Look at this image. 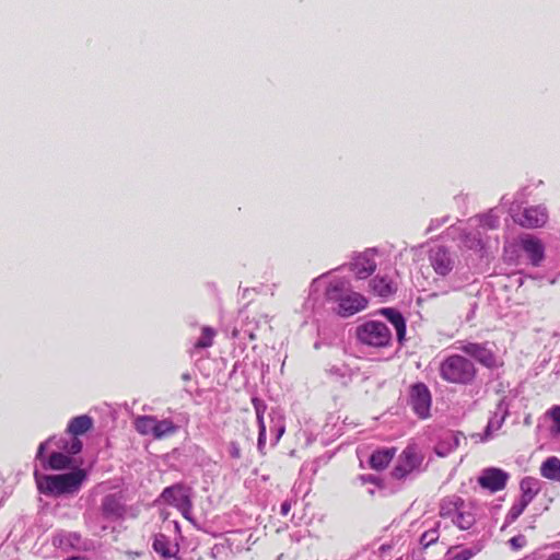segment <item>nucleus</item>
<instances>
[{"label":"nucleus","instance_id":"f257e3e1","mask_svg":"<svg viewBox=\"0 0 560 560\" xmlns=\"http://www.w3.org/2000/svg\"><path fill=\"white\" fill-rule=\"evenodd\" d=\"M438 372L444 382L464 386L474 384L478 375L475 363L458 353H453L442 359L439 363Z\"/></svg>","mask_w":560,"mask_h":560},{"label":"nucleus","instance_id":"f03ea898","mask_svg":"<svg viewBox=\"0 0 560 560\" xmlns=\"http://www.w3.org/2000/svg\"><path fill=\"white\" fill-rule=\"evenodd\" d=\"M88 474L82 468H77L67 474L43 476L37 480L39 492L60 497L77 493L86 480Z\"/></svg>","mask_w":560,"mask_h":560},{"label":"nucleus","instance_id":"7ed1b4c3","mask_svg":"<svg viewBox=\"0 0 560 560\" xmlns=\"http://www.w3.org/2000/svg\"><path fill=\"white\" fill-rule=\"evenodd\" d=\"M439 516L448 520L460 530H467L476 522L472 508L459 495L453 494L441 500L439 505Z\"/></svg>","mask_w":560,"mask_h":560},{"label":"nucleus","instance_id":"20e7f679","mask_svg":"<svg viewBox=\"0 0 560 560\" xmlns=\"http://www.w3.org/2000/svg\"><path fill=\"white\" fill-rule=\"evenodd\" d=\"M328 302L337 303V314L342 317L352 316L368 306V300L360 293L346 289L342 283L330 284L326 289Z\"/></svg>","mask_w":560,"mask_h":560},{"label":"nucleus","instance_id":"39448f33","mask_svg":"<svg viewBox=\"0 0 560 560\" xmlns=\"http://www.w3.org/2000/svg\"><path fill=\"white\" fill-rule=\"evenodd\" d=\"M358 340L366 346L384 348L390 345L392 332L386 324L378 320H369L355 329Z\"/></svg>","mask_w":560,"mask_h":560},{"label":"nucleus","instance_id":"423d86ee","mask_svg":"<svg viewBox=\"0 0 560 560\" xmlns=\"http://www.w3.org/2000/svg\"><path fill=\"white\" fill-rule=\"evenodd\" d=\"M424 456L416 444L407 445L398 457L397 464L393 469V477L401 479L418 469Z\"/></svg>","mask_w":560,"mask_h":560},{"label":"nucleus","instance_id":"0eeeda50","mask_svg":"<svg viewBox=\"0 0 560 560\" xmlns=\"http://www.w3.org/2000/svg\"><path fill=\"white\" fill-rule=\"evenodd\" d=\"M457 350L464 352L475 359L481 365L488 369H495L501 363L494 351L488 347L487 342H465L456 347Z\"/></svg>","mask_w":560,"mask_h":560},{"label":"nucleus","instance_id":"6e6552de","mask_svg":"<svg viewBox=\"0 0 560 560\" xmlns=\"http://www.w3.org/2000/svg\"><path fill=\"white\" fill-rule=\"evenodd\" d=\"M548 218V210L542 205L525 207L513 215L514 222L524 229L541 228L547 223Z\"/></svg>","mask_w":560,"mask_h":560},{"label":"nucleus","instance_id":"1a4fd4ad","mask_svg":"<svg viewBox=\"0 0 560 560\" xmlns=\"http://www.w3.org/2000/svg\"><path fill=\"white\" fill-rule=\"evenodd\" d=\"M510 479L509 472L498 467H489L481 470L477 479L478 485L491 493L505 489Z\"/></svg>","mask_w":560,"mask_h":560},{"label":"nucleus","instance_id":"9d476101","mask_svg":"<svg viewBox=\"0 0 560 560\" xmlns=\"http://www.w3.org/2000/svg\"><path fill=\"white\" fill-rule=\"evenodd\" d=\"M431 401V393L425 384L418 383L411 386L409 402L413 412L420 419L430 417Z\"/></svg>","mask_w":560,"mask_h":560},{"label":"nucleus","instance_id":"9b49d317","mask_svg":"<svg viewBox=\"0 0 560 560\" xmlns=\"http://www.w3.org/2000/svg\"><path fill=\"white\" fill-rule=\"evenodd\" d=\"M374 256V250H365L353 258L350 269L358 279H366L375 271L377 265Z\"/></svg>","mask_w":560,"mask_h":560},{"label":"nucleus","instance_id":"f8f14e48","mask_svg":"<svg viewBox=\"0 0 560 560\" xmlns=\"http://www.w3.org/2000/svg\"><path fill=\"white\" fill-rule=\"evenodd\" d=\"M160 498L167 504L178 508L190 499V489L183 483L166 487Z\"/></svg>","mask_w":560,"mask_h":560},{"label":"nucleus","instance_id":"ddd939ff","mask_svg":"<svg viewBox=\"0 0 560 560\" xmlns=\"http://www.w3.org/2000/svg\"><path fill=\"white\" fill-rule=\"evenodd\" d=\"M521 248L526 253L530 262L538 266L545 257V248L540 240L526 235L521 238Z\"/></svg>","mask_w":560,"mask_h":560},{"label":"nucleus","instance_id":"4468645a","mask_svg":"<svg viewBox=\"0 0 560 560\" xmlns=\"http://www.w3.org/2000/svg\"><path fill=\"white\" fill-rule=\"evenodd\" d=\"M431 265L436 273L446 276L453 269V261L450 253L444 247H438L431 252Z\"/></svg>","mask_w":560,"mask_h":560},{"label":"nucleus","instance_id":"2eb2a0df","mask_svg":"<svg viewBox=\"0 0 560 560\" xmlns=\"http://www.w3.org/2000/svg\"><path fill=\"white\" fill-rule=\"evenodd\" d=\"M371 291L382 298L388 299L393 296L397 292V284L387 276H376L374 277L370 283Z\"/></svg>","mask_w":560,"mask_h":560},{"label":"nucleus","instance_id":"dca6fc26","mask_svg":"<svg viewBox=\"0 0 560 560\" xmlns=\"http://www.w3.org/2000/svg\"><path fill=\"white\" fill-rule=\"evenodd\" d=\"M380 314L393 324L396 329L397 339L401 342L406 335V320L401 313L392 307H384L380 310Z\"/></svg>","mask_w":560,"mask_h":560},{"label":"nucleus","instance_id":"f3484780","mask_svg":"<svg viewBox=\"0 0 560 560\" xmlns=\"http://www.w3.org/2000/svg\"><path fill=\"white\" fill-rule=\"evenodd\" d=\"M396 454V448H382L373 452L370 456V467L374 470H384Z\"/></svg>","mask_w":560,"mask_h":560},{"label":"nucleus","instance_id":"a211bd4d","mask_svg":"<svg viewBox=\"0 0 560 560\" xmlns=\"http://www.w3.org/2000/svg\"><path fill=\"white\" fill-rule=\"evenodd\" d=\"M94 421L88 415L77 416L70 419L67 425V433L70 435H82L93 429Z\"/></svg>","mask_w":560,"mask_h":560},{"label":"nucleus","instance_id":"6ab92c4d","mask_svg":"<svg viewBox=\"0 0 560 560\" xmlns=\"http://www.w3.org/2000/svg\"><path fill=\"white\" fill-rule=\"evenodd\" d=\"M102 513L107 518H118L124 514V506L115 494H107L101 504Z\"/></svg>","mask_w":560,"mask_h":560},{"label":"nucleus","instance_id":"aec40b11","mask_svg":"<svg viewBox=\"0 0 560 560\" xmlns=\"http://www.w3.org/2000/svg\"><path fill=\"white\" fill-rule=\"evenodd\" d=\"M520 488L522 491L520 499L529 504L540 491V482L537 478L525 477L521 480Z\"/></svg>","mask_w":560,"mask_h":560},{"label":"nucleus","instance_id":"412c9836","mask_svg":"<svg viewBox=\"0 0 560 560\" xmlns=\"http://www.w3.org/2000/svg\"><path fill=\"white\" fill-rule=\"evenodd\" d=\"M540 475L550 480L560 478V459L556 456L548 457L540 466Z\"/></svg>","mask_w":560,"mask_h":560},{"label":"nucleus","instance_id":"4be33fe9","mask_svg":"<svg viewBox=\"0 0 560 560\" xmlns=\"http://www.w3.org/2000/svg\"><path fill=\"white\" fill-rule=\"evenodd\" d=\"M177 432V425L171 419H155L153 438L162 440Z\"/></svg>","mask_w":560,"mask_h":560},{"label":"nucleus","instance_id":"5701e85b","mask_svg":"<svg viewBox=\"0 0 560 560\" xmlns=\"http://www.w3.org/2000/svg\"><path fill=\"white\" fill-rule=\"evenodd\" d=\"M155 417L153 416H139L135 420V428L141 435H152L154 432Z\"/></svg>","mask_w":560,"mask_h":560},{"label":"nucleus","instance_id":"b1692460","mask_svg":"<svg viewBox=\"0 0 560 560\" xmlns=\"http://www.w3.org/2000/svg\"><path fill=\"white\" fill-rule=\"evenodd\" d=\"M48 465L54 470H63L72 465V459L68 454L54 452L49 456Z\"/></svg>","mask_w":560,"mask_h":560},{"label":"nucleus","instance_id":"393cba45","mask_svg":"<svg viewBox=\"0 0 560 560\" xmlns=\"http://www.w3.org/2000/svg\"><path fill=\"white\" fill-rule=\"evenodd\" d=\"M152 547L154 551L163 558H171L173 556L168 538L163 534L155 535Z\"/></svg>","mask_w":560,"mask_h":560},{"label":"nucleus","instance_id":"a878e982","mask_svg":"<svg viewBox=\"0 0 560 560\" xmlns=\"http://www.w3.org/2000/svg\"><path fill=\"white\" fill-rule=\"evenodd\" d=\"M447 443L448 445L445 446V442L441 441L436 446H435V453L440 456V457H444L446 456L450 452H452L453 450H455L458 444H459V439L454 434V433H450L447 436Z\"/></svg>","mask_w":560,"mask_h":560},{"label":"nucleus","instance_id":"bb28decb","mask_svg":"<svg viewBox=\"0 0 560 560\" xmlns=\"http://www.w3.org/2000/svg\"><path fill=\"white\" fill-rule=\"evenodd\" d=\"M215 336V330L211 327H203L201 330V337L195 343L196 349H205L210 348L213 345V338Z\"/></svg>","mask_w":560,"mask_h":560},{"label":"nucleus","instance_id":"cd10ccee","mask_svg":"<svg viewBox=\"0 0 560 560\" xmlns=\"http://www.w3.org/2000/svg\"><path fill=\"white\" fill-rule=\"evenodd\" d=\"M527 506V502L523 501L522 499H518L510 508L506 514V522L514 523L523 514Z\"/></svg>","mask_w":560,"mask_h":560},{"label":"nucleus","instance_id":"c85d7f7f","mask_svg":"<svg viewBox=\"0 0 560 560\" xmlns=\"http://www.w3.org/2000/svg\"><path fill=\"white\" fill-rule=\"evenodd\" d=\"M439 523L435 527L425 530L420 537V544L423 548H428L439 540Z\"/></svg>","mask_w":560,"mask_h":560},{"label":"nucleus","instance_id":"c756f323","mask_svg":"<svg viewBox=\"0 0 560 560\" xmlns=\"http://www.w3.org/2000/svg\"><path fill=\"white\" fill-rule=\"evenodd\" d=\"M457 547H452L448 549L445 555L446 560H470L476 555V552L471 549H463L454 553Z\"/></svg>","mask_w":560,"mask_h":560},{"label":"nucleus","instance_id":"7c9ffc66","mask_svg":"<svg viewBox=\"0 0 560 560\" xmlns=\"http://www.w3.org/2000/svg\"><path fill=\"white\" fill-rule=\"evenodd\" d=\"M72 439L69 443H66L62 448L68 453V454H71V455H75V454H79L81 451H82V442L81 440L79 439V436H75V435H71Z\"/></svg>","mask_w":560,"mask_h":560},{"label":"nucleus","instance_id":"2f4dec72","mask_svg":"<svg viewBox=\"0 0 560 560\" xmlns=\"http://www.w3.org/2000/svg\"><path fill=\"white\" fill-rule=\"evenodd\" d=\"M555 423V432L560 433V406H552L546 413Z\"/></svg>","mask_w":560,"mask_h":560},{"label":"nucleus","instance_id":"473e14b6","mask_svg":"<svg viewBox=\"0 0 560 560\" xmlns=\"http://www.w3.org/2000/svg\"><path fill=\"white\" fill-rule=\"evenodd\" d=\"M526 537L524 535H517L509 540V544L513 550H520L526 546Z\"/></svg>","mask_w":560,"mask_h":560},{"label":"nucleus","instance_id":"72a5a7b5","mask_svg":"<svg viewBox=\"0 0 560 560\" xmlns=\"http://www.w3.org/2000/svg\"><path fill=\"white\" fill-rule=\"evenodd\" d=\"M178 511H180L182 515L190 521V512H191V509H192V502H191V499L187 500L185 503H183L182 505H179L178 508H176Z\"/></svg>","mask_w":560,"mask_h":560},{"label":"nucleus","instance_id":"f704fd0d","mask_svg":"<svg viewBox=\"0 0 560 560\" xmlns=\"http://www.w3.org/2000/svg\"><path fill=\"white\" fill-rule=\"evenodd\" d=\"M266 446V429H260L258 433L257 447L260 454L265 455Z\"/></svg>","mask_w":560,"mask_h":560},{"label":"nucleus","instance_id":"c9c22d12","mask_svg":"<svg viewBox=\"0 0 560 560\" xmlns=\"http://www.w3.org/2000/svg\"><path fill=\"white\" fill-rule=\"evenodd\" d=\"M252 405L255 409V413L265 412L267 409L266 404L258 397L252 398Z\"/></svg>","mask_w":560,"mask_h":560},{"label":"nucleus","instance_id":"e433bc0d","mask_svg":"<svg viewBox=\"0 0 560 560\" xmlns=\"http://www.w3.org/2000/svg\"><path fill=\"white\" fill-rule=\"evenodd\" d=\"M482 224L488 226L489 229H495L499 225V219L493 215H486L482 220Z\"/></svg>","mask_w":560,"mask_h":560},{"label":"nucleus","instance_id":"4c0bfd02","mask_svg":"<svg viewBox=\"0 0 560 560\" xmlns=\"http://www.w3.org/2000/svg\"><path fill=\"white\" fill-rule=\"evenodd\" d=\"M229 452H230V455H231L233 458H240V457H241V448H240L238 444H237V443H235V442H232V443L230 444Z\"/></svg>","mask_w":560,"mask_h":560},{"label":"nucleus","instance_id":"58836bf2","mask_svg":"<svg viewBox=\"0 0 560 560\" xmlns=\"http://www.w3.org/2000/svg\"><path fill=\"white\" fill-rule=\"evenodd\" d=\"M292 504L290 500H285L281 503L280 513L282 516H287L291 511Z\"/></svg>","mask_w":560,"mask_h":560},{"label":"nucleus","instance_id":"ea45409f","mask_svg":"<svg viewBox=\"0 0 560 560\" xmlns=\"http://www.w3.org/2000/svg\"><path fill=\"white\" fill-rule=\"evenodd\" d=\"M264 415H265V412L256 413V419H257V423H258V429L259 430L261 428L266 429V424H265V421H264Z\"/></svg>","mask_w":560,"mask_h":560},{"label":"nucleus","instance_id":"a19ab883","mask_svg":"<svg viewBox=\"0 0 560 560\" xmlns=\"http://www.w3.org/2000/svg\"><path fill=\"white\" fill-rule=\"evenodd\" d=\"M546 560H560V551L551 553Z\"/></svg>","mask_w":560,"mask_h":560},{"label":"nucleus","instance_id":"79ce46f5","mask_svg":"<svg viewBox=\"0 0 560 560\" xmlns=\"http://www.w3.org/2000/svg\"><path fill=\"white\" fill-rule=\"evenodd\" d=\"M44 451H45V444L42 443V444H39L38 450H37V458L42 457Z\"/></svg>","mask_w":560,"mask_h":560},{"label":"nucleus","instance_id":"37998d69","mask_svg":"<svg viewBox=\"0 0 560 560\" xmlns=\"http://www.w3.org/2000/svg\"><path fill=\"white\" fill-rule=\"evenodd\" d=\"M283 433H284V427H281V428L279 429V431H278L277 436H276V442H278V441L281 439V436H282V434H283Z\"/></svg>","mask_w":560,"mask_h":560},{"label":"nucleus","instance_id":"c03bdc74","mask_svg":"<svg viewBox=\"0 0 560 560\" xmlns=\"http://www.w3.org/2000/svg\"><path fill=\"white\" fill-rule=\"evenodd\" d=\"M385 549H386V546H385V545H383V546L380 548V550H381V551H384Z\"/></svg>","mask_w":560,"mask_h":560}]
</instances>
